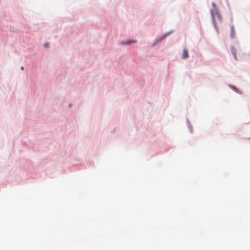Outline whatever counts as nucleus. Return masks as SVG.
I'll use <instances>...</instances> for the list:
<instances>
[{
    "label": "nucleus",
    "mask_w": 250,
    "mask_h": 250,
    "mask_svg": "<svg viewBox=\"0 0 250 250\" xmlns=\"http://www.w3.org/2000/svg\"><path fill=\"white\" fill-rule=\"evenodd\" d=\"M135 42H136V41H135V40H131V41L123 42L122 43L123 44H125V45H126V44H129L131 43Z\"/></svg>",
    "instance_id": "obj_5"
},
{
    "label": "nucleus",
    "mask_w": 250,
    "mask_h": 250,
    "mask_svg": "<svg viewBox=\"0 0 250 250\" xmlns=\"http://www.w3.org/2000/svg\"><path fill=\"white\" fill-rule=\"evenodd\" d=\"M211 5L213 7V9H211L210 11V15L211 16V17H212V20L213 21H214L215 20V15L216 14L218 18L219 19H221V16L220 15V14H219V12L218 11V9L216 7V4L214 2H212L211 3Z\"/></svg>",
    "instance_id": "obj_1"
},
{
    "label": "nucleus",
    "mask_w": 250,
    "mask_h": 250,
    "mask_svg": "<svg viewBox=\"0 0 250 250\" xmlns=\"http://www.w3.org/2000/svg\"><path fill=\"white\" fill-rule=\"evenodd\" d=\"M168 35H169V33H167L163 35L161 38V40L165 39Z\"/></svg>",
    "instance_id": "obj_6"
},
{
    "label": "nucleus",
    "mask_w": 250,
    "mask_h": 250,
    "mask_svg": "<svg viewBox=\"0 0 250 250\" xmlns=\"http://www.w3.org/2000/svg\"><path fill=\"white\" fill-rule=\"evenodd\" d=\"M230 32H231V37L232 38H234V36H235V31H234V29L233 28V26H232L231 27V29H230Z\"/></svg>",
    "instance_id": "obj_4"
},
{
    "label": "nucleus",
    "mask_w": 250,
    "mask_h": 250,
    "mask_svg": "<svg viewBox=\"0 0 250 250\" xmlns=\"http://www.w3.org/2000/svg\"><path fill=\"white\" fill-rule=\"evenodd\" d=\"M231 53L233 54L235 59H236L237 50H236V48L234 47H231Z\"/></svg>",
    "instance_id": "obj_3"
},
{
    "label": "nucleus",
    "mask_w": 250,
    "mask_h": 250,
    "mask_svg": "<svg viewBox=\"0 0 250 250\" xmlns=\"http://www.w3.org/2000/svg\"><path fill=\"white\" fill-rule=\"evenodd\" d=\"M44 46L45 48H48L49 47V44L48 43H45L44 44Z\"/></svg>",
    "instance_id": "obj_7"
},
{
    "label": "nucleus",
    "mask_w": 250,
    "mask_h": 250,
    "mask_svg": "<svg viewBox=\"0 0 250 250\" xmlns=\"http://www.w3.org/2000/svg\"><path fill=\"white\" fill-rule=\"evenodd\" d=\"M182 57L183 59H187V58L188 57V50L186 48H185L183 49V53Z\"/></svg>",
    "instance_id": "obj_2"
}]
</instances>
